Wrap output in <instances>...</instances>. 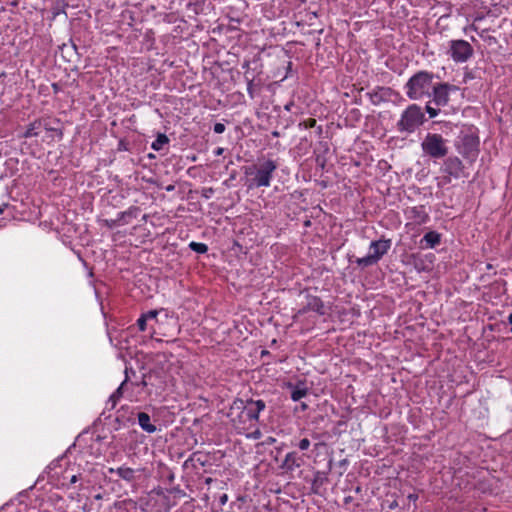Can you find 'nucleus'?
<instances>
[{"instance_id": "f257e3e1", "label": "nucleus", "mask_w": 512, "mask_h": 512, "mask_svg": "<svg viewBox=\"0 0 512 512\" xmlns=\"http://www.w3.org/2000/svg\"><path fill=\"white\" fill-rule=\"evenodd\" d=\"M266 409V402L262 399L236 398L229 408L228 416L237 429H247L259 422V416Z\"/></svg>"}, {"instance_id": "f03ea898", "label": "nucleus", "mask_w": 512, "mask_h": 512, "mask_svg": "<svg viewBox=\"0 0 512 512\" xmlns=\"http://www.w3.org/2000/svg\"><path fill=\"white\" fill-rule=\"evenodd\" d=\"M435 74L427 70H420L413 74L406 84L404 90L410 100H422L431 97V90L434 86Z\"/></svg>"}, {"instance_id": "7ed1b4c3", "label": "nucleus", "mask_w": 512, "mask_h": 512, "mask_svg": "<svg viewBox=\"0 0 512 512\" xmlns=\"http://www.w3.org/2000/svg\"><path fill=\"white\" fill-rule=\"evenodd\" d=\"M277 168L278 164L272 159L259 160L257 164L245 166V175L251 176L248 188L269 187Z\"/></svg>"}, {"instance_id": "20e7f679", "label": "nucleus", "mask_w": 512, "mask_h": 512, "mask_svg": "<svg viewBox=\"0 0 512 512\" xmlns=\"http://www.w3.org/2000/svg\"><path fill=\"white\" fill-rule=\"evenodd\" d=\"M479 146L478 129L473 125L464 126L455 141L458 153L470 162H474L480 151Z\"/></svg>"}, {"instance_id": "39448f33", "label": "nucleus", "mask_w": 512, "mask_h": 512, "mask_svg": "<svg viewBox=\"0 0 512 512\" xmlns=\"http://www.w3.org/2000/svg\"><path fill=\"white\" fill-rule=\"evenodd\" d=\"M426 121L425 113L418 104L408 105L401 113L396 123V130L403 134H413Z\"/></svg>"}, {"instance_id": "423d86ee", "label": "nucleus", "mask_w": 512, "mask_h": 512, "mask_svg": "<svg viewBox=\"0 0 512 512\" xmlns=\"http://www.w3.org/2000/svg\"><path fill=\"white\" fill-rule=\"evenodd\" d=\"M447 142L441 134L428 132L421 142L422 153L433 160L443 159L449 153Z\"/></svg>"}, {"instance_id": "0eeeda50", "label": "nucleus", "mask_w": 512, "mask_h": 512, "mask_svg": "<svg viewBox=\"0 0 512 512\" xmlns=\"http://www.w3.org/2000/svg\"><path fill=\"white\" fill-rule=\"evenodd\" d=\"M392 246V240L384 237L372 241L369 245V254L365 257L356 258L355 263L358 267L364 269L377 264L382 257L388 253Z\"/></svg>"}, {"instance_id": "6e6552de", "label": "nucleus", "mask_w": 512, "mask_h": 512, "mask_svg": "<svg viewBox=\"0 0 512 512\" xmlns=\"http://www.w3.org/2000/svg\"><path fill=\"white\" fill-rule=\"evenodd\" d=\"M440 173L442 174L441 179L444 184L451 183L452 179L467 178L469 176L463 161L454 155H447L445 157L440 167Z\"/></svg>"}, {"instance_id": "1a4fd4ad", "label": "nucleus", "mask_w": 512, "mask_h": 512, "mask_svg": "<svg viewBox=\"0 0 512 512\" xmlns=\"http://www.w3.org/2000/svg\"><path fill=\"white\" fill-rule=\"evenodd\" d=\"M474 53L471 44L463 39L449 41L448 54L456 63H464L468 61Z\"/></svg>"}, {"instance_id": "9d476101", "label": "nucleus", "mask_w": 512, "mask_h": 512, "mask_svg": "<svg viewBox=\"0 0 512 512\" xmlns=\"http://www.w3.org/2000/svg\"><path fill=\"white\" fill-rule=\"evenodd\" d=\"M458 87L448 82H437L431 90V102L437 107H444L450 101V93L457 91Z\"/></svg>"}, {"instance_id": "9b49d317", "label": "nucleus", "mask_w": 512, "mask_h": 512, "mask_svg": "<svg viewBox=\"0 0 512 512\" xmlns=\"http://www.w3.org/2000/svg\"><path fill=\"white\" fill-rule=\"evenodd\" d=\"M304 464V459L296 451H291L286 454L279 468L284 474H292L296 469Z\"/></svg>"}, {"instance_id": "f8f14e48", "label": "nucleus", "mask_w": 512, "mask_h": 512, "mask_svg": "<svg viewBox=\"0 0 512 512\" xmlns=\"http://www.w3.org/2000/svg\"><path fill=\"white\" fill-rule=\"evenodd\" d=\"M129 372H131L133 375L135 374V371L132 369H125V379L124 381L119 385V387L110 395L108 401L106 402V409L107 410H113L119 400L123 397L125 390L128 388V382H129Z\"/></svg>"}, {"instance_id": "ddd939ff", "label": "nucleus", "mask_w": 512, "mask_h": 512, "mask_svg": "<svg viewBox=\"0 0 512 512\" xmlns=\"http://www.w3.org/2000/svg\"><path fill=\"white\" fill-rule=\"evenodd\" d=\"M407 219L412 220L417 225H422L430 220L429 213L424 205L407 207L404 210Z\"/></svg>"}, {"instance_id": "4468645a", "label": "nucleus", "mask_w": 512, "mask_h": 512, "mask_svg": "<svg viewBox=\"0 0 512 512\" xmlns=\"http://www.w3.org/2000/svg\"><path fill=\"white\" fill-rule=\"evenodd\" d=\"M107 472L109 474H116L120 479L127 483H134L140 477L141 470L122 465L118 468L110 467L107 469Z\"/></svg>"}, {"instance_id": "2eb2a0df", "label": "nucleus", "mask_w": 512, "mask_h": 512, "mask_svg": "<svg viewBox=\"0 0 512 512\" xmlns=\"http://www.w3.org/2000/svg\"><path fill=\"white\" fill-rule=\"evenodd\" d=\"M308 311H314L317 314H319L320 316H323L326 314L324 303L320 297L314 296V295L306 296V304L299 311V313H306Z\"/></svg>"}, {"instance_id": "dca6fc26", "label": "nucleus", "mask_w": 512, "mask_h": 512, "mask_svg": "<svg viewBox=\"0 0 512 512\" xmlns=\"http://www.w3.org/2000/svg\"><path fill=\"white\" fill-rule=\"evenodd\" d=\"M392 93L393 90L390 87L378 86L373 91L368 92L367 96L373 105H379L382 102L388 101Z\"/></svg>"}, {"instance_id": "f3484780", "label": "nucleus", "mask_w": 512, "mask_h": 512, "mask_svg": "<svg viewBox=\"0 0 512 512\" xmlns=\"http://www.w3.org/2000/svg\"><path fill=\"white\" fill-rule=\"evenodd\" d=\"M286 387L290 390L292 401H300L308 394V388L304 380H297L296 383L288 382Z\"/></svg>"}, {"instance_id": "a211bd4d", "label": "nucleus", "mask_w": 512, "mask_h": 512, "mask_svg": "<svg viewBox=\"0 0 512 512\" xmlns=\"http://www.w3.org/2000/svg\"><path fill=\"white\" fill-rule=\"evenodd\" d=\"M42 119V128L47 132H54L59 140H62L64 133L61 126V121L57 118L49 119V118H41Z\"/></svg>"}, {"instance_id": "6ab92c4d", "label": "nucleus", "mask_w": 512, "mask_h": 512, "mask_svg": "<svg viewBox=\"0 0 512 512\" xmlns=\"http://www.w3.org/2000/svg\"><path fill=\"white\" fill-rule=\"evenodd\" d=\"M422 248L433 249L441 243V234L437 231L427 232L420 241Z\"/></svg>"}, {"instance_id": "aec40b11", "label": "nucleus", "mask_w": 512, "mask_h": 512, "mask_svg": "<svg viewBox=\"0 0 512 512\" xmlns=\"http://www.w3.org/2000/svg\"><path fill=\"white\" fill-rule=\"evenodd\" d=\"M139 213V207L130 206L126 211H122L117 214V221L120 223V225H126L130 223L132 219L137 218Z\"/></svg>"}, {"instance_id": "412c9836", "label": "nucleus", "mask_w": 512, "mask_h": 512, "mask_svg": "<svg viewBox=\"0 0 512 512\" xmlns=\"http://www.w3.org/2000/svg\"><path fill=\"white\" fill-rule=\"evenodd\" d=\"M138 424L141 429L147 433H154L156 431V426L151 422V418L149 414L145 412H139L138 415Z\"/></svg>"}, {"instance_id": "4be33fe9", "label": "nucleus", "mask_w": 512, "mask_h": 512, "mask_svg": "<svg viewBox=\"0 0 512 512\" xmlns=\"http://www.w3.org/2000/svg\"><path fill=\"white\" fill-rule=\"evenodd\" d=\"M42 128V119H36L33 122H31L21 137L23 138H31L36 137L39 134V130Z\"/></svg>"}, {"instance_id": "5701e85b", "label": "nucleus", "mask_w": 512, "mask_h": 512, "mask_svg": "<svg viewBox=\"0 0 512 512\" xmlns=\"http://www.w3.org/2000/svg\"><path fill=\"white\" fill-rule=\"evenodd\" d=\"M169 138L164 133H158L156 139L152 142L151 148L155 151L163 149L164 145L169 143Z\"/></svg>"}, {"instance_id": "b1692460", "label": "nucleus", "mask_w": 512, "mask_h": 512, "mask_svg": "<svg viewBox=\"0 0 512 512\" xmlns=\"http://www.w3.org/2000/svg\"><path fill=\"white\" fill-rule=\"evenodd\" d=\"M189 248L199 254H205L208 251V246L205 243L200 242H190Z\"/></svg>"}, {"instance_id": "393cba45", "label": "nucleus", "mask_w": 512, "mask_h": 512, "mask_svg": "<svg viewBox=\"0 0 512 512\" xmlns=\"http://www.w3.org/2000/svg\"><path fill=\"white\" fill-rule=\"evenodd\" d=\"M256 78V74H253L252 76H249V75H245V81L247 83V93L249 94V96L251 98H254V90H253V87H254V80Z\"/></svg>"}, {"instance_id": "a878e982", "label": "nucleus", "mask_w": 512, "mask_h": 512, "mask_svg": "<svg viewBox=\"0 0 512 512\" xmlns=\"http://www.w3.org/2000/svg\"><path fill=\"white\" fill-rule=\"evenodd\" d=\"M431 101H429L426 105H425V111L427 112V114L429 115V118H435L437 117L440 112H441V109L440 108H435V107H432L431 106Z\"/></svg>"}, {"instance_id": "bb28decb", "label": "nucleus", "mask_w": 512, "mask_h": 512, "mask_svg": "<svg viewBox=\"0 0 512 512\" xmlns=\"http://www.w3.org/2000/svg\"><path fill=\"white\" fill-rule=\"evenodd\" d=\"M127 505H130L132 507H136V502L132 499H125L122 501H116L114 503V507L116 509H125Z\"/></svg>"}, {"instance_id": "cd10ccee", "label": "nucleus", "mask_w": 512, "mask_h": 512, "mask_svg": "<svg viewBox=\"0 0 512 512\" xmlns=\"http://www.w3.org/2000/svg\"><path fill=\"white\" fill-rule=\"evenodd\" d=\"M316 123H317L316 119L308 118V119H305V120L301 121L298 124V127L300 129H309V128L316 127Z\"/></svg>"}, {"instance_id": "c85d7f7f", "label": "nucleus", "mask_w": 512, "mask_h": 512, "mask_svg": "<svg viewBox=\"0 0 512 512\" xmlns=\"http://www.w3.org/2000/svg\"><path fill=\"white\" fill-rule=\"evenodd\" d=\"M148 383L146 381V375L144 374L142 376V379L140 382H131L130 386L135 388H140L141 390L138 391V394L142 393V390H144L147 387Z\"/></svg>"}, {"instance_id": "c756f323", "label": "nucleus", "mask_w": 512, "mask_h": 512, "mask_svg": "<svg viewBox=\"0 0 512 512\" xmlns=\"http://www.w3.org/2000/svg\"><path fill=\"white\" fill-rule=\"evenodd\" d=\"M310 444H311V443H310V440H309L308 438H303V439H301V440L298 442L297 446H298V448H299L301 451H306V450H308V449H309Z\"/></svg>"}, {"instance_id": "7c9ffc66", "label": "nucleus", "mask_w": 512, "mask_h": 512, "mask_svg": "<svg viewBox=\"0 0 512 512\" xmlns=\"http://www.w3.org/2000/svg\"><path fill=\"white\" fill-rule=\"evenodd\" d=\"M104 224L106 227L113 229L115 227L121 226L120 223L117 221V218L115 219H106L104 220Z\"/></svg>"}, {"instance_id": "2f4dec72", "label": "nucleus", "mask_w": 512, "mask_h": 512, "mask_svg": "<svg viewBox=\"0 0 512 512\" xmlns=\"http://www.w3.org/2000/svg\"><path fill=\"white\" fill-rule=\"evenodd\" d=\"M147 319L141 315L138 320H137V326H138V329L140 331H145L146 330V323H147Z\"/></svg>"}, {"instance_id": "473e14b6", "label": "nucleus", "mask_w": 512, "mask_h": 512, "mask_svg": "<svg viewBox=\"0 0 512 512\" xmlns=\"http://www.w3.org/2000/svg\"><path fill=\"white\" fill-rule=\"evenodd\" d=\"M117 150L118 151H129V143L124 139L119 140V142L117 144Z\"/></svg>"}, {"instance_id": "72a5a7b5", "label": "nucleus", "mask_w": 512, "mask_h": 512, "mask_svg": "<svg viewBox=\"0 0 512 512\" xmlns=\"http://www.w3.org/2000/svg\"><path fill=\"white\" fill-rule=\"evenodd\" d=\"M225 129H226V128H225V125H224L223 123H220V122L215 123V124H214V127H213V131H214L215 133H217V134H221V133H223V132L225 131Z\"/></svg>"}, {"instance_id": "f704fd0d", "label": "nucleus", "mask_w": 512, "mask_h": 512, "mask_svg": "<svg viewBox=\"0 0 512 512\" xmlns=\"http://www.w3.org/2000/svg\"><path fill=\"white\" fill-rule=\"evenodd\" d=\"M247 437L250 438V439L257 440V439H260L262 437V432L260 431V429L257 428L253 432L248 434Z\"/></svg>"}, {"instance_id": "c9c22d12", "label": "nucleus", "mask_w": 512, "mask_h": 512, "mask_svg": "<svg viewBox=\"0 0 512 512\" xmlns=\"http://www.w3.org/2000/svg\"><path fill=\"white\" fill-rule=\"evenodd\" d=\"M147 320L156 319L158 312L156 310H150L147 313L142 314Z\"/></svg>"}, {"instance_id": "e433bc0d", "label": "nucleus", "mask_w": 512, "mask_h": 512, "mask_svg": "<svg viewBox=\"0 0 512 512\" xmlns=\"http://www.w3.org/2000/svg\"><path fill=\"white\" fill-rule=\"evenodd\" d=\"M250 63H251V61H250V60H244V61H243V63H242V65H241L242 69H243V70H245V72H244V76H245L246 74H247V75H249V73H250V70H251V69H250Z\"/></svg>"}, {"instance_id": "4c0bfd02", "label": "nucleus", "mask_w": 512, "mask_h": 512, "mask_svg": "<svg viewBox=\"0 0 512 512\" xmlns=\"http://www.w3.org/2000/svg\"><path fill=\"white\" fill-rule=\"evenodd\" d=\"M228 501V496L227 494H222L219 499H218V502H219V506H224Z\"/></svg>"}, {"instance_id": "58836bf2", "label": "nucleus", "mask_w": 512, "mask_h": 512, "mask_svg": "<svg viewBox=\"0 0 512 512\" xmlns=\"http://www.w3.org/2000/svg\"><path fill=\"white\" fill-rule=\"evenodd\" d=\"M407 498L409 501L416 502L418 500V495L415 493L409 494Z\"/></svg>"}, {"instance_id": "ea45409f", "label": "nucleus", "mask_w": 512, "mask_h": 512, "mask_svg": "<svg viewBox=\"0 0 512 512\" xmlns=\"http://www.w3.org/2000/svg\"><path fill=\"white\" fill-rule=\"evenodd\" d=\"M275 442H276V438L271 437V436H270V437H268V438L266 439V441H265V443H266V444H268V445H272V444H274Z\"/></svg>"}, {"instance_id": "a19ab883", "label": "nucleus", "mask_w": 512, "mask_h": 512, "mask_svg": "<svg viewBox=\"0 0 512 512\" xmlns=\"http://www.w3.org/2000/svg\"><path fill=\"white\" fill-rule=\"evenodd\" d=\"M52 89H53L54 93H58L60 91V87L57 83L52 84Z\"/></svg>"}, {"instance_id": "79ce46f5", "label": "nucleus", "mask_w": 512, "mask_h": 512, "mask_svg": "<svg viewBox=\"0 0 512 512\" xmlns=\"http://www.w3.org/2000/svg\"><path fill=\"white\" fill-rule=\"evenodd\" d=\"M175 493L179 494L180 496H185V492L179 488H174L173 489Z\"/></svg>"}, {"instance_id": "37998d69", "label": "nucleus", "mask_w": 512, "mask_h": 512, "mask_svg": "<svg viewBox=\"0 0 512 512\" xmlns=\"http://www.w3.org/2000/svg\"><path fill=\"white\" fill-rule=\"evenodd\" d=\"M174 189H175V185H173V184H170V185H168V186H166V187H165V190H166L167 192L174 191Z\"/></svg>"}, {"instance_id": "c03bdc74", "label": "nucleus", "mask_w": 512, "mask_h": 512, "mask_svg": "<svg viewBox=\"0 0 512 512\" xmlns=\"http://www.w3.org/2000/svg\"><path fill=\"white\" fill-rule=\"evenodd\" d=\"M78 481V476L77 475H72V477L70 478V483L71 484H74Z\"/></svg>"}, {"instance_id": "a18cd8bd", "label": "nucleus", "mask_w": 512, "mask_h": 512, "mask_svg": "<svg viewBox=\"0 0 512 512\" xmlns=\"http://www.w3.org/2000/svg\"><path fill=\"white\" fill-rule=\"evenodd\" d=\"M8 207V204L7 203H3L0 205V214H2L4 212V210Z\"/></svg>"}, {"instance_id": "49530a36", "label": "nucleus", "mask_w": 512, "mask_h": 512, "mask_svg": "<svg viewBox=\"0 0 512 512\" xmlns=\"http://www.w3.org/2000/svg\"><path fill=\"white\" fill-rule=\"evenodd\" d=\"M316 132H317V134L320 136V135L323 133V128H322V126H318V127L316 128Z\"/></svg>"}, {"instance_id": "de8ad7c7", "label": "nucleus", "mask_w": 512, "mask_h": 512, "mask_svg": "<svg viewBox=\"0 0 512 512\" xmlns=\"http://www.w3.org/2000/svg\"><path fill=\"white\" fill-rule=\"evenodd\" d=\"M83 512H90L91 508L88 507L86 504L82 507Z\"/></svg>"}, {"instance_id": "09e8293b", "label": "nucleus", "mask_w": 512, "mask_h": 512, "mask_svg": "<svg viewBox=\"0 0 512 512\" xmlns=\"http://www.w3.org/2000/svg\"><path fill=\"white\" fill-rule=\"evenodd\" d=\"M473 78V75L469 72V73H466L465 76H464V79H472Z\"/></svg>"}, {"instance_id": "8fccbe9b", "label": "nucleus", "mask_w": 512, "mask_h": 512, "mask_svg": "<svg viewBox=\"0 0 512 512\" xmlns=\"http://www.w3.org/2000/svg\"><path fill=\"white\" fill-rule=\"evenodd\" d=\"M102 498H103V496H102V494H100V493H99V494H96V495L94 496V499H95V500H101Z\"/></svg>"}, {"instance_id": "3c124183", "label": "nucleus", "mask_w": 512, "mask_h": 512, "mask_svg": "<svg viewBox=\"0 0 512 512\" xmlns=\"http://www.w3.org/2000/svg\"><path fill=\"white\" fill-rule=\"evenodd\" d=\"M140 399H141V397H140V396H138V395H136L135 397H133L132 395L130 396V400H136V401H138V400H140Z\"/></svg>"}, {"instance_id": "603ef678", "label": "nucleus", "mask_w": 512, "mask_h": 512, "mask_svg": "<svg viewBox=\"0 0 512 512\" xmlns=\"http://www.w3.org/2000/svg\"><path fill=\"white\" fill-rule=\"evenodd\" d=\"M222 152H223V148H218V149L216 150V155H221V154H222Z\"/></svg>"}, {"instance_id": "864d4df0", "label": "nucleus", "mask_w": 512, "mask_h": 512, "mask_svg": "<svg viewBox=\"0 0 512 512\" xmlns=\"http://www.w3.org/2000/svg\"><path fill=\"white\" fill-rule=\"evenodd\" d=\"M197 461L200 463L201 466H205L206 461H202L200 458H197Z\"/></svg>"}, {"instance_id": "5fc2aeb1", "label": "nucleus", "mask_w": 512, "mask_h": 512, "mask_svg": "<svg viewBox=\"0 0 512 512\" xmlns=\"http://www.w3.org/2000/svg\"><path fill=\"white\" fill-rule=\"evenodd\" d=\"M212 481H213V479H212V478H206V479H205V483H206V484H210Z\"/></svg>"}, {"instance_id": "6e6d98bb", "label": "nucleus", "mask_w": 512, "mask_h": 512, "mask_svg": "<svg viewBox=\"0 0 512 512\" xmlns=\"http://www.w3.org/2000/svg\"><path fill=\"white\" fill-rule=\"evenodd\" d=\"M301 408H302V410H306L308 408V406L305 403H302Z\"/></svg>"}, {"instance_id": "4d7b16f0", "label": "nucleus", "mask_w": 512, "mask_h": 512, "mask_svg": "<svg viewBox=\"0 0 512 512\" xmlns=\"http://www.w3.org/2000/svg\"><path fill=\"white\" fill-rule=\"evenodd\" d=\"M11 5H12V6H14V7H16V6L18 5V1H17V0H16V1H12V2H11Z\"/></svg>"}, {"instance_id": "13d9d810", "label": "nucleus", "mask_w": 512, "mask_h": 512, "mask_svg": "<svg viewBox=\"0 0 512 512\" xmlns=\"http://www.w3.org/2000/svg\"><path fill=\"white\" fill-rule=\"evenodd\" d=\"M197 455H199V453H198V452H197V453H194L190 459H191V460H194V458H195Z\"/></svg>"}, {"instance_id": "bf43d9fd", "label": "nucleus", "mask_w": 512, "mask_h": 512, "mask_svg": "<svg viewBox=\"0 0 512 512\" xmlns=\"http://www.w3.org/2000/svg\"><path fill=\"white\" fill-rule=\"evenodd\" d=\"M350 501H351V497H346V498H345V502H346V503H348V502H350Z\"/></svg>"}, {"instance_id": "052dcab7", "label": "nucleus", "mask_w": 512, "mask_h": 512, "mask_svg": "<svg viewBox=\"0 0 512 512\" xmlns=\"http://www.w3.org/2000/svg\"><path fill=\"white\" fill-rule=\"evenodd\" d=\"M253 74H256V73L254 72V69H251L250 73H249V76H252Z\"/></svg>"}, {"instance_id": "680f3d73", "label": "nucleus", "mask_w": 512, "mask_h": 512, "mask_svg": "<svg viewBox=\"0 0 512 512\" xmlns=\"http://www.w3.org/2000/svg\"><path fill=\"white\" fill-rule=\"evenodd\" d=\"M395 506H397V504H396V503H392V504L390 505V508H391V509H393Z\"/></svg>"}, {"instance_id": "e2e57ef3", "label": "nucleus", "mask_w": 512, "mask_h": 512, "mask_svg": "<svg viewBox=\"0 0 512 512\" xmlns=\"http://www.w3.org/2000/svg\"><path fill=\"white\" fill-rule=\"evenodd\" d=\"M204 197H205V198H209V192H206V193L204 194Z\"/></svg>"}, {"instance_id": "0e129e2a", "label": "nucleus", "mask_w": 512, "mask_h": 512, "mask_svg": "<svg viewBox=\"0 0 512 512\" xmlns=\"http://www.w3.org/2000/svg\"><path fill=\"white\" fill-rule=\"evenodd\" d=\"M204 197H205V198H209V192H206V193L204 194Z\"/></svg>"}, {"instance_id": "69168bd1", "label": "nucleus", "mask_w": 512, "mask_h": 512, "mask_svg": "<svg viewBox=\"0 0 512 512\" xmlns=\"http://www.w3.org/2000/svg\"><path fill=\"white\" fill-rule=\"evenodd\" d=\"M352 113H357V114H359V110H358V109H354V110L352 111Z\"/></svg>"}, {"instance_id": "338daca9", "label": "nucleus", "mask_w": 512, "mask_h": 512, "mask_svg": "<svg viewBox=\"0 0 512 512\" xmlns=\"http://www.w3.org/2000/svg\"><path fill=\"white\" fill-rule=\"evenodd\" d=\"M274 136H279L278 132H273Z\"/></svg>"}, {"instance_id": "774afa93", "label": "nucleus", "mask_w": 512, "mask_h": 512, "mask_svg": "<svg viewBox=\"0 0 512 512\" xmlns=\"http://www.w3.org/2000/svg\"><path fill=\"white\" fill-rule=\"evenodd\" d=\"M149 158H155L153 154H149Z\"/></svg>"}]
</instances>
